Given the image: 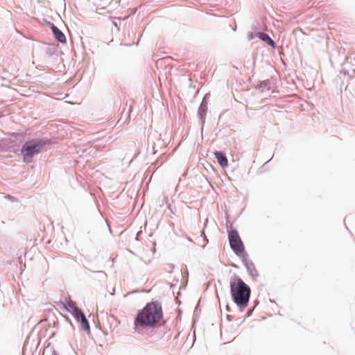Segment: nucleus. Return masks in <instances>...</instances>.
Returning a JSON list of instances; mask_svg holds the SVG:
<instances>
[{"label":"nucleus","mask_w":355,"mask_h":355,"mask_svg":"<svg viewBox=\"0 0 355 355\" xmlns=\"http://www.w3.org/2000/svg\"><path fill=\"white\" fill-rule=\"evenodd\" d=\"M242 262L243 263L247 271L254 279L259 275L254 263L247 258V256H242Z\"/></svg>","instance_id":"nucleus-5"},{"label":"nucleus","mask_w":355,"mask_h":355,"mask_svg":"<svg viewBox=\"0 0 355 355\" xmlns=\"http://www.w3.org/2000/svg\"><path fill=\"white\" fill-rule=\"evenodd\" d=\"M230 293L233 302L241 312L247 307L251 294V289L239 276L234 275L230 282Z\"/></svg>","instance_id":"nucleus-2"},{"label":"nucleus","mask_w":355,"mask_h":355,"mask_svg":"<svg viewBox=\"0 0 355 355\" xmlns=\"http://www.w3.org/2000/svg\"><path fill=\"white\" fill-rule=\"evenodd\" d=\"M215 157L218 163L223 167L225 168L228 166V160L225 153L222 151H216L214 153Z\"/></svg>","instance_id":"nucleus-6"},{"label":"nucleus","mask_w":355,"mask_h":355,"mask_svg":"<svg viewBox=\"0 0 355 355\" xmlns=\"http://www.w3.org/2000/svg\"><path fill=\"white\" fill-rule=\"evenodd\" d=\"M200 105H203V107H207V95L205 96Z\"/></svg>","instance_id":"nucleus-14"},{"label":"nucleus","mask_w":355,"mask_h":355,"mask_svg":"<svg viewBox=\"0 0 355 355\" xmlns=\"http://www.w3.org/2000/svg\"><path fill=\"white\" fill-rule=\"evenodd\" d=\"M98 272L102 273L104 276H105V274L103 272L99 271Z\"/></svg>","instance_id":"nucleus-23"},{"label":"nucleus","mask_w":355,"mask_h":355,"mask_svg":"<svg viewBox=\"0 0 355 355\" xmlns=\"http://www.w3.org/2000/svg\"><path fill=\"white\" fill-rule=\"evenodd\" d=\"M230 246L234 253L237 256H248L245 251L243 243L236 230L232 229L228 233Z\"/></svg>","instance_id":"nucleus-4"},{"label":"nucleus","mask_w":355,"mask_h":355,"mask_svg":"<svg viewBox=\"0 0 355 355\" xmlns=\"http://www.w3.org/2000/svg\"><path fill=\"white\" fill-rule=\"evenodd\" d=\"M258 37L262 40L263 42H266L268 46L272 47V49L276 48V43L270 37L269 35L263 33V32H259L257 33Z\"/></svg>","instance_id":"nucleus-7"},{"label":"nucleus","mask_w":355,"mask_h":355,"mask_svg":"<svg viewBox=\"0 0 355 355\" xmlns=\"http://www.w3.org/2000/svg\"><path fill=\"white\" fill-rule=\"evenodd\" d=\"M78 322L80 323L82 329L85 331H90V326L89 321L87 320L85 315L84 314L82 317H80L77 320Z\"/></svg>","instance_id":"nucleus-10"},{"label":"nucleus","mask_w":355,"mask_h":355,"mask_svg":"<svg viewBox=\"0 0 355 355\" xmlns=\"http://www.w3.org/2000/svg\"><path fill=\"white\" fill-rule=\"evenodd\" d=\"M56 49L53 48H49L46 50L45 54L48 57H51L53 55H54L56 53Z\"/></svg>","instance_id":"nucleus-13"},{"label":"nucleus","mask_w":355,"mask_h":355,"mask_svg":"<svg viewBox=\"0 0 355 355\" xmlns=\"http://www.w3.org/2000/svg\"><path fill=\"white\" fill-rule=\"evenodd\" d=\"M51 140L48 138L33 139L26 141L21 147V154L24 160L29 162L35 155L40 153L44 147L51 144Z\"/></svg>","instance_id":"nucleus-3"},{"label":"nucleus","mask_w":355,"mask_h":355,"mask_svg":"<svg viewBox=\"0 0 355 355\" xmlns=\"http://www.w3.org/2000/svg\"><path fill=\"white\" fill-rule=\"evenodd\" d=\"M54 30L55 31L53 32V33L57 41L62 44H66L67 38L63 32L61 31L58 28H57L56 29L54 28Z\"/></svg>","instance_id":"nucleus-8"},{"label":"nucleus","mask_w":355,"mask_h":355,"mask_svg":"<svg viewBox=\"0 0 355 355\" xmlns=\"http://www.w3.org/2000/svg\"><path fill=\"white\" fill-rule=\"evenodd\" d=\"M46 25H47V26H48L49 28H50V27L51 26V25H53V23H51V21H46Z\"/></svg>","instance_id":"nucleus-18"},{"label":"nucleus","mask_w":355,"mask_h":355,"mask_svg":"<svg viewBox=\"0 0 355 355\" xmlns=\"http://www.w3.org/2000/svg\"><path fill=\"white\" fill-rule=\"evenodd\" d=\"M253 310H254V309H249V310L247 311V317H249V316L252 314V313Z\"/></svg>","instance_id":"nucleus-16"},{"label":"nucleus","mask_w":355,"mask_h":355,"mask_svg":"<svg viewBox=\"0 0 355 355\" xmlns=\"http://www.w3.org/2000/svg\"><path fill=\"white\" fill-rule=\"evenodd\" d=\"M71 315L76 318V320L84 315L83 311L78 306H74L72 309Z\"/></svg>","instance_id":"nucleus-11"},{"label":"nucleus","mask_w":355,"mask_h":355,"mask_svg":"<svg viewBox=\"0 0 355 355\" xmlns=\"http://www.w3.org/2000/svg\"><path fill=\"white\" fill-rule=\"evenodd\" d=\"M163 318L162 304L158 301L147 303L142 309L138 311L134 320L135 331L144 335L145 330L154 329Z\"/></svg>","instance_id":"nucleus-1"},{"label":"nucleus","mask_w":355,"mask_h":355,"mask_svg":"<svg viewBox=\"0 0 355 355\" xmlns=\"http://www.w3.org/2000/svg\"><path fill=\"white\" fill-rule=\"evenodd\" d=\"M57 28H58V27H57L56 26H55L54 24H53V25H51V26L49 28L51 30V31H52V33H53V32L55 31V30H54V28H55V29H56Z\"/></svg>","instance_id":"nucleus-17"},{"label":"nucleus","mask_w":355,"mask_h":355,"mask_svg":"<svg viewBox=\"0 0 355 355\" xmlns=\"http://www.w3.org/2000/svg\"><path fill=\"white\" fill-rule=\"evenodd\" d=\"M225 309H226V311H230V306H229V304H227L225 305Z\"/></svg>","instance_id":"nucleus-20"},{"label":"nucleus","mask_w":355,"mask_h":355,"mask_svg":"<svg viewBox=\"0 0 355 355\" xmlns=\"http://www.w3.org/2000/svg\"><path fill=\"white\" fill-rule=\"evenodd\" d=\"M51 355H58L55 349L53 350Z\"/></svg>","instance_id":"nucleus-21"},{"label":"nucleus","mask_w":355,"mask_h":355,"mask_svg":"<svg viewBox=\"0 0 355 355\" xmlns=\"http://www.w3.org/2000/svg\"><path fill=\"white\" fill-rule=\"evenodd\" d=\"M64 306L66 309V310L69 312H70L71 313H72V309L74 306H77L76 304H73V302H67L66 304H64Z\"/></svg>","instance_id":"nucleus-12"},{"label":"nucleus","mask_w":355,"mask_h":355,"mask_svg":"<svg viewBox=\"0 0 355 355\" xmlns=\"http://www.w3.org/2000/svg\"><path fill=\"white\" fill-rule=\"evenodd\" d=\"M252 38H253V34H252V33H250L248 34V39L252 40Z\"/></svg>","instance_id":"nucleus-19"},{"label":"nucleus","mask_w":355,"mask_h":355,"mask_svg":"<svg viewBox=\"0 0 355 355\" xmlns=\"http://www.w3.org/2000/svg\"><path fill=\"white\" fill-rule=\"evenodd\" d=\"M6 198L7 199L10 200H11V201H12V202L16 201V198H15V197H13V196H10V195H7V196H6Z\"/></svg>","instance_id":"nucleus-15"},{"label":"nucleus","mask_w":355,"mask_h":355,"mask_svg":"<svg viewBox=\"0 0 355 355\" xmlns=\"http://www.w3.org/2000/svg\"><path fill=\"white\" fill-rule=\"evenodd\" d=\"M227 319L230 321L231 320V315H227Z\"/></svg>","instance_id":"nucleus-22"},{"label":"nucleus","mask_w":355,"mask_h":355,"mask_svg":"<svg viewBox=\"0 0 355 355\" xmlns=\"http://www.w3.org/2000/svg\"><path fill=\"white\" fill-rule=\"evenodd\" d=\"M207 111V107H203V105H200L198 110V115L200 118V123L202 128L205 122L206 114Z\"/></svg>","instance_id":"nucleus-9"}]
</instances>
